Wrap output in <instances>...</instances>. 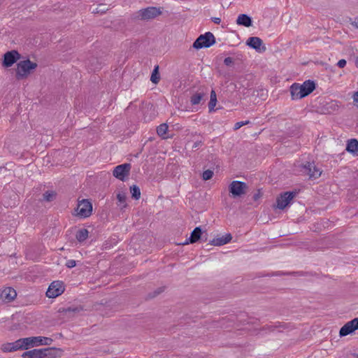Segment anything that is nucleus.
Masks as SVG:
<instances>
[{
    "label": "nucleus",
    "mask_w": 358,
    "mask_h": 358,
    "mask_svg": "<svg viewBox=\"0 0 358 358\" xmlns=\"http://www.w3.org/2000/svg\"><path fill=\"white\" fill-rule=\"evenodd\" d=\"M252 25V19L248 16V27Z\"/></svg>",
    "instance_id": "37998d69"
},
{
    "label": "nucleus",
    "mask_w": 358,
    "mask_h": 358,
    "mask_svg": "<svg viewBox=\"0 0 358 358\" xmlns=\"http://www.w3.org/2000/svg\"><path fill=\"white\" fill-rule=\"evenodd\" d=\"M355 25L358 27V17L355 21Z\"/></svg>",
    "instance_id": "c03bdc74"
},
{
    "label": "nucleus",
    "mask_w": 358,
    "mask_h": 358,
    "mask_svg": "<svg viewBox=\"0 0 358 358\" xmlns=\"http://www.w3.org/2000/svg\"><path fill=\"white\" fill-rule=\"evenodd\" d=\"M36 67L37 64L29 59L20 61L17 64L16 76L17 79L27 78Z\"/></svg>",
    "instance_id": "f03ea898"
},
{
    "label": "nucleus",
    "mask_w": 358,
    "mask_h": 358,
    "mask_svg": "<svg viewBox=\"0 0 358 358\" xmlns=\"http://www.w3.org/2000/svg\"><path fill=\"white\" fill-rule=\"evenodd\" d=\"M76 261L73 260V259H70V260L67 261V262L66 264V266L68 268H73L74 266H76Z\"/></svg>",
    "instance_id": "e433bc0d"
},
{
    "label": "nucleus",
    "mask_w": 358,
    "mask_h": 358,
    "mask_svg": "<svg viewBox=\"0 0 358 358\" xmlns=\"http://www.w3.org/2000/svg\"><path fill=\"white\" fill-rule=\"evenodd\" d=\"M130 192L131 193L132 197L135 199L138 200L141 197V190L139 187L135 185L130 187Z\"/></svg>",
    "instance_id": "c85d7f7f"
},
{
    "label": "nucleus",
    "mask_w": 358,
    "mask_h": 358,
    "mask_svg": "<svg viewBox=\"0 0 358 358\" xmlns=\"http://www.w3.org/2000/svg\"><path fill=\"white\" fill-rule=\"evenodd\" d=\"M17 296L16 291L11 287H6L0 290V301L3 303H10Z\"/></svg>",
    "instance_id": "ddd939ff"
},
{
    "label": "nucleus",
    "mask_w": 358,
    "mask_h": 358,
    "mask_svg": "<svg viewBox=\"0 0 358 358\" xmlns=\"http://www.w3.org/2000/svg\"><path fill=\"white\" fill-rule=\"evenodd\" d=\"M56 197V193L54 191H47L43 194V200L52 201Z\"/></svg>",
    "instance_id": "c756f323"
},
{
    "label": "nucleus",
    "mask_w": 358,
    "mask_h": 358,
    "mask_svg": "<svg viewBox=\"0 0 358 358\" xmlns=\"http://www.w3.org/2000/svg\"><path fill=\"white\" fill-rule=\"evenodd\" d=\"M20 55L16 50L7 52L3 55V65L5 67H10L20 58Z\"/></svg>",
    "instance_id": "4468645a"
},
{
    "label": "nucleus",
    "mask_w": 358,
    "mask_h": 358,
    "mask_svg": "<svg viewBox=\"0 0 358 358\" xmlns=\"http://www.w3.org/2000/svg\"><path fill=\"white\" fill-rule=\"evenodd\" d=\"M201 142H196L195 143V145H194V148H196L199 144H200Z\"/></svg>",
    "instance_id": "49530a36"
},
{
    "label": "nucleus",
    "mask_w": 358,
    "mask_h": 358,
    "mask_svg": "<svg viewBox=\"0 0 358 358\" xmlns=\"http://www.w3.org/2000/svg\"><path fill=\"white\" fill-rule=\"evenodd\" d=\"M159 66H157L155 67L154 70L152 71V75H151V77H150V80L155 83V84H157L159 81Z\"/></svg>",
    "instance_id": "bb28decb"
},
{
    "label": "nucleus",
    "mask_w": 358,
    "mask_h": 358,
    "mask_svg": "<svg viewBox=\"0 0 358 358\" xmlns=\"http://www.w3.org/2000/svg\"><path fill=\"white\" fill-rule=\"evenodd\" d=\"M275 328V326L273 325V324H268V325H266L265 327H263V330H267L268 331H272L274 330V329Z\"/></svg>",
    "instance_id": "ea45409f"
},
{
    "label": "nucleus",
    "mask_w": 358,
    "mask_h": 358,
    "mask_svg": "<svg viewBox=\"0 0 358 358\" xmlns=\"http://www.w3.org/2000/svg\"><path fill=\"white\" fill-rule=\"evenodd\" d=\"M346 150L351 153L357 152L358 151V141L356 139L350 140L347 144Z\"/></svg>",
    "instance_id": "aec40b11"
},
{
    "label": "nucleus",
    "mask_w": 358,
    "mask_h": 358,
    "mask_svg": "<svg viewBox=\"0 0 358 358\" xmlns=\"http://www.w3.org/2000/svg\"><path fill=\"white\" fill-rule=\"evenodd\" d=\"M77 215L85 218L91 215L92 212V205L87 199H83L78 202L77 208Z\"/></svg>",
    "instance_id": "0eeeda50"
},
{
    "label": "nucleus",
    "mask_w": 358,
    "mask_h": 358,
    "mask_svg": "<svg viewBox=\"0 0 358 358\" xmlns=\"http://www.w3.org/2000/svg\"><path fill=\"white\" fill-rule=\"evenodd\" d=\"M234 62V60L231 57H226L224 60V63L226 66H230Z\"/></svg>",
    "instance_id": "58836bf2"
},
{
    "label": "nucleus",
    "mask_w": 358,
    "mask_h": 358,
    "mask_svg": "<svg viewBox=\"0 0 358 358\" xmlns=\"http://www.w3.org/2000/svg\"><path fill=\"white\" fill-rule=\"evenodd\" d=\"M315 88L313 81L310 80L303 84L294 83L290 87V93L292 99H300L310 94Z\"/></svg>",
    "instance_id": "f257e3e1"
},
{
    "label": "nucleus",
    "mask_w": 358,
    "mask_h": 358,
    "mask_svg": "<svg viewBox=\"0 0 358 358\" xmlns=\"http://www.w3.org/2000/svg\"><path fill=\"white\" fill-rule=\"evenodd\" d=\"M64 291V286L63 282L61 281H54L50 285L46 292V296L48 298H55L61 295Z\"/></svg>",
    "instance_id": "6e6552de"
},
{
    "label": "nucleus",
    "mask_w": 358,
    "mask_h": 358,
    "mask_svg": "<svg viewBox=\"0 0 358 358\" xmlns=\"http://www.w3.org/2000/svg\"><path fill=\"white\" fill-rule=\"evenodd\" d=\"M358 329V317L352 320L345 324L340 329L339 334L341 336H345L355 330Z\"/></svg>",
    "instance_id": "f8f14e48"
},
{
    "label": "nucleus",
    "mask_w": 358,
    "mask_h": 358,
    "mask_svg": "<svg viewBox=\"0 0 358 358\" xmlns=\"http://www.w3.org/2000/svg\"><path fill=\"white\" fill-rule=\"evenodd\" d=\"M43 351L41 349H34L26 351L22 353V358H43Z\"/></svg>",
    "instance_id": "a211bd4d"
},
{
    "label": "nucleus",
    "mask_w": 358,
    "mask_h": 358,
    "mask_svg": "<svg viewBox=\"0 0 358 358\" xmlns=\"http://www.w3.org/2000/svg\"><path fill=\"white\" fill-rule=\"evenodd\" d=\"M215 43V38L211 32H206L205 34L199 36L194 42L193 47L196 49L202 48H209Z\"/></svg>",
    "instance_id": "20e7f679"
},
{
    "label": "nucleus",
    "mask_w": 358,
    "mask_h": 358,
    "mask_svg": "<svg viewBox=\"0 0 358 358\" xmlns=\"http://www.w3.org/2000/svg\"><path fill=\"white\" fill-rule=\"evenodd\" d=\"M248 46L254 49L259 54L264 53L266 50V45L263 41L257 36H252L248 38Z\"/></svg>",
    "instance_id": "9d476101"
},
{
    "label": "nucleus",
    "mask_w": 358,
    "mask_h": 358,
    "mask_svg": "<svg viewBox=\"0 0 358 358\" xmlns=\"http://www.w3.org/2000/svg\"><path fill=\"white\" fill-rule=\"evenodd\" d=\"M354 101L358 103V91L353 96Z\"/></svg>",
    "instance_id": "79ce46f5"
},
{
    "label": "nucleus",
    "mask_w": 358,
    "mask_h": 358,
    "mask_svg": "<svg viewBox=\"0 0 358 358\" xmlns=\"http://www.w3.org/2000/svg\"><path fill=\"white\" fill-rule=\"evenodd\" d=\"M304 169L307 171L310 178H319L322 172L313 163H308L304 166Z\"/></svg>",
    "instance_id": "2eb2a0df"
},
{
    "label": "nucleus",
    "mask_w": 358,
    "mask_h": 358,
    "mask_svg": "<svg viewBox=\"0 0 358 358\" xmlns=\"http://www.w3.org/2000/svg\"><path fill=\"white\" fill-rule=\"evenodd\" d=\"M168 128H169V127L166 123L161 124L157 128V134L164 139L167 138L168 136H166V134L168 131Z\"/></svg>",
    "instance_id": "4be33fe9"
},
{
    "label": "nucleus",
    "mask_w": 358,
    "mask_h": 358,
    "mask_svg": "<svg viewBox=\"0 0 358 358\" xmlns=\"http://www.w3.org/2000/svg\"><path fill=\"white\" fill-rule=\"evenodd\" d=\"M131 166L130 164L125 163L115 167L113 175L116 178L124 181L130 173Z\"/></svg>",
    "instance_id": "1a4fd4ad"
},
{
    "label": "nucleus",
    "mask_w": 358,
    "mask_h": 358,
    "mask_svg": "<svg viewBox=\"0 0 358 358\" xmlns=\"http://www.w3.org/2000/svg\"><path fill=\"white\" fill-rule=\"evenodd\" d=\"M259 321L258 319L248 316V324L254 325L253 327H251V328L248 327V331H250L252 334H258L257 327L259 326Z\"/></svg>",
    "instance_id": "6ab92c4d"
},
{
    "label": "nucleus",
    "mask_w": 358,
    "mask_h": 358,
    "mask_svg": "<svg viewBox=\"0 0 358 358\" xmlns=\"http://www.w3.org/2000/svg\"><path fill=\"white\" fill-rule=\"evenodd\" d=\"M43 358H55L56 352L54 348H43Z\"/></svg>",
    "instance_id": "393cba45"
},
{
    "label": "nucleus",
    "mask_w": 358,
    "mask_h": 358,
    "mask_svg": "<svg viewBox=\"0 0 358 358\" xmlns=\"http://www.w3.org/2000/svg\"><path fill=\"white\" fill-rule=\"evenodd\" d=\"M246 185L243 182L234 180L229 185V191L232 198H238L245 194Z\"/></svg>",
    "instance_id": "423d86ee"
},
{
    "label": "nucleus",
    "mask_w": 358,
    "mask_h": 358,
    "mask_svg": "<svg viewBox=\"0 0 358 358\" xmlns=\"http://www.w3.org/2000/svg\"><path fill=\"white\" fill-rule=\"evenodd\" d=\"M347 64V62L345 59H340L338 63H337V66L339 67V68H344L345 66Z\"/></svg>",
    "instance_id": "4c0bfd02"
},
{
    "label": "nucleus",
    "mask_w": 358,
    "mask_h": 358,
    "mask_svg": "<svg viewBox=\"0 0 358 358\" xmlns=\"http://www.w3.org/2000/svg\"><path fill=\"white\" fill-rule=\"evenodd\" d=\"M357 358H358V356H357Z\"/></svg>",
    "instance_id": "09e8293b"
},
{
    "label": "nucleus",
    "mask_w": 358,
    "mask_h": 358,
    "mask_svg": "<svg viewBox=\"0 0 358 358\" xmlns=\"http://www.w3.org/2000/svg\"><path fill=\"white\" fill-rule=\"evenodd\" d=\"M1 350L4 352H14L12 348V343H4L1 345Z\"/></svg>",
    "instance_id": "2f4dec72"
},
{
    "label": "nucleus",
    "mask_w": 358,
    "mask_h": 358,
    "mask_svg": "<svg viewBox=\"0 0 358 358\" xmlns=\"http://www.w3.org/2000/svg\"><path fill=\"white\" fill-rule=\"evenodd\" d=\"M245 124H246V122H244V121L238 122L235 124L234 129V130H237Z\"/></svg>",
    "instance_id": "c9c22d12"
},
{
    "label": "nucleus",
    "mask_w": 358,
    "mask_h": 358,
    "mask_svg": "<svg viewBox=\"0 0 358 358\" xmlns=\"http://www.w3.org/2000/svg\"><path fill=\"white\" fill-rule=\"evenodd\" d=\"M202 230L200 227H196L191 234L190 237L186 240V241L183 243V245H187L189 243H194L197 242L201 236Z\"/></svg>",
    "instance_id": "f3484780"
},
{
    "label": "nucleus",
    "mask_w": 358,
    "mask_h": 358,
    "mask_svg": "<svg viewBox=\"0 0 358 358\" xmlns=\"http://www.w3.org/2000/svg\"><path fill=\"white\" fill-rule=\"evenodd\" d=\"M203 93H196L192 96L190 101L192 105L199 104L203 99Z\"/></svg>",
    "instance_id": "cd10ccee"
},
{
    "label": "nucleus",
    "mask_w": 358,
    "mask_h": 358,
    "mask_svg": "<svg viewBox=\"0 0 358 358\" xmlns=\"http://www.w3.org/2000/svg\"><path fill=\"white\" fill-rule=\"evenodd\" d=\"M236 22L238 24L246 26V14H241L238 16Z\"/></svg>",
    "instance_id": "72a5a7b5"
},
{
    "label": "nucleus",
    "mask_w": 358,
    "mask_h": 358,
    "mask_svg": "<svg viewBox=\"0 0 358 358\" xmlns=\"http://www.w3.org/2000/svg\"><path fill=\"white\" fill-rule=\"evenodd\" d=\"M13 350L15 351L19 350H27L25 346L24 338H20L15 342L11 343Z\"/></svg>",
    "instance_id": "412c9836"
},
{
    "label": "nucleus",
    "mask_w": 358,
    "mask_h": 358,
    "mask_svg": "<svg viewBox=\"0 0 358 358\" xmlns=\"http://www.w3.org/2000/svg\"><path fill=\"white\" fill-rule=\"evenodd\" d=\"M213 176V171L211 170H209V169L203 171V173L202 174V178H203V180H208L211 179Z\"/></svg>",
    "instance_id": "473e14b6"
},
{
    "label": "nucleus",
    "mask_w": 358,
    "mask_h": 358,
    "mask_svg": "<svg viewBox=\"0 0 358 358\" xmlns=\"http://www.w3.org/2000/svg\"><path fill=\"white\" fill-rule=\"evenodd\" d=\"M89 231L86 229H82L78 231L76 235V239L79 242H83L88 238Z\"/></svg>",
    "instance_id": "b1692460"
},
{
    "label": "nucleus",
    "mask_w": 358,
    "mask_h": 358,
    "mask_svg": "<svg viewBox=\"0 0 358 358\" xmlns=\"http://www.w3.org/2000/svg\"><path fill=\"white\" fill-rule=\"evenodd\" d=\"M262 193L261 192L260 189H257L252 194V199L255 203H258L259 199L262 197Z\"/></svg>",
    "instance_id": "f704fd0d"
},
{
    "label": "nucleus",
    "mask_w": 358,
    "mask_h": 358,
    "mask_svg": "<svg viewBox=\"0 0 358 358\" xmlns=\"http://www.w3.org/2000/svg\"><path fill=\"white\" fill-rule=\"evenodd\" d=\"M232 237L230 234H226L224 236L216 237L213 238L210 243L211 245H216V246H221L224 244H227L231 240Z\"/></svg>",
    "instance_id": "dca6fc26"
},
{
    "label": "nucleus",
    "mask_w": 358,
    "mask_h": 358,
    "mask_svg": "<svg viewBox=\"0 0 358 358\" xmlns=\"http://www.w3.org/2000/svg\"><path fill=\"white\" fill-rule=\"evenodd\" d=\"M81 310H83V308L80 306H77V307H69L67 308H64L62 310H60V312L65 313H76L80 312Z\"/></svg>",
    "instance_id": "7c9ffc66"
},
{
    "label": "nucleus",
    "mask_w": 358,
    "mask_h": 358,
    "mask_svg": "<svg viewBox=\"0 0 358 358\" xmlns=\"http://www.w3.org/2000/svg\"><path fill=\"white\" fill-rule=\"evenodd\" d=\"M355 65H356L357 68H358V57H357V59L355 60Z\"/></svg>",
    "instance_id": "a18cd8bd"
},
{
    "label": "nucleus",
    "mask_w": 358,
    "mask_h": 358,
    "mask_svg": "<svg viewBox=\"0 0 358 358\" xmlns=\"http://www.w3.org/2000/svg\"><path fill=\"white\" fill-rule=\"evenodd\" d=\"M212 20L217 24H219L221 22V19L220 17H213Z\"/></svg>",
    "instance_id": "a19ab883"
},
{
    "label": "nucleus",
    "mask_w": 358,
    "mask_h": 358,
    "mask_svg": "<svg viewBox=\"0 0 358 358\" xmlns=\"http://www.w3.org/2000/svg\"><path fill=\"white\" fill-rule=\"evenodd\" d=\"M117 199L118 201V206L120 207L121 209H123L126 208L127 203H126V199L127 196L126 193L123 192H120L117 194Z\"/></svg>",
    "instance_id": "5701e85b"
},
{
    "label": "nucleus",
    "mask_w": 358,
    "mask_h": 358,
    "mask_svg": "<svg viewBox=\"0 0 358 358\" xmlns=\"http://www.w3.org/2000/svg\"><path fill=\"white\" fill-rule=\"evenodd\" d=\"M92 13H98V10H97V9H95V10H93L92 11Z\"/></svg>",
    "instance_id": "de8ad7c7"
},
{
    "label": "nucleus",
    "mask_w": 358,
    "mask_h": 358,
    "mask_svg": "<svg viewBox=\"0 0 358 358\" xmlns=\"http://www.w3.org/2000/svg\"><path fill=\"white\" fill-rule=\"evenodd\" d=\"M216 103H217L216 94L214 90H212L210 92V102L208 103V108H209L210 112H211L212 110H214V107L215 106Z\"/></svg>",
    "instance_id": "a878e982"
},
{
    "label": "nucleus",
    "mask_w": 358,
    "mask_h": 358,
    "mask_svg": "<svg viewBox=\"0 0 358 358\" xmlns=\"http://www.w3.org/2000/svg\"><path fill=\"white\" fill-rule=\"evenodd\" d=\"M295 196V193L286 192L277 198V208L283 210L287 207Z\"/></svg>",
    "instance_id": "9b49d317"
},
{
    "label": "nucleus",
    "mask_w": 358,
    "mask_h": 358,
    "mask_svg": "<svg viewBox=\"0 0 358 358\" xmlns=\"http://www.w3.org/2000/svg\"><path fill=\"white\" fill-rule=\"evenodd\" d=\"M26 349L39 345H50L53 342L51 338L45 336H31L24 338Z\"/></svg>",
    "instance_id": "39448f33"
},
{
    "label": "nucleus",
    "mask_w": 358,
    "mask_h": 358,
    "mask_svg": "<svg viewBox=\"0 0 358 358\" xmlns=\"http://www.w3.org/2000/svg\"><path fill=\"white\" fill-rule=\"evenodd\" d=\"M162 14L159 8L156 7H148L141 9L134 14V18L139 20H149L155 18Z\"/></svg>",
    "instance_id": "7ed1b4c3"
}]
</instances>
